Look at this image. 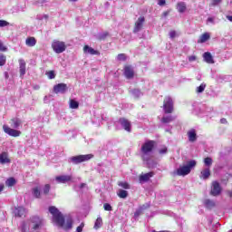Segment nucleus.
Instances as JSON below:
<instances>
[{"label": "nucleus", "mask_w": 232, "mask_h": 232, "mask_svg": "<svg viewBox=\"0 0 232 232\" xmlns=\"http://www.w3.org/2000/svg\"><path fill=\"white\" fill-rule=\"evenodd\" d=\"M49 212L53 215V222L64 231H70L73 227V218L71 216H63V213L55 207H50Z\"/></svg>", "instance_id": "f257e3e1"}, {"label": "nucleus", "mask_w": 232, "mask_h": 232, "mask_svg": "<svg viewBox=\"0 0 232 232\" xmlns=\"http://www.w3.org/2000/svg\"><path fill=\"white\" fill-rule=\"evenodd\" d=\"M155 141L147 140L140 148V158L148 168H157V161L153 160V150Z\"/></svg>", "instance_id": "f03ea898"}, {"label": "nucleus", "mask_w": 232, "mask_h": 232, "mask_svg": "<svg viewBox=\"0 0 232 232\" xmlns=\"http://www.w3.org/2000/svg\"><path fill=\"white\" fill-rule=\"evenodd\" d=\"M9 124L11 128L8 125H3V130L5 133L9 135L10 137H20L21 135V130L19 128L23 124V121L19 118H13L9 121Z\"/></svg>", "instance_id": "7ed1b4c3"}, {"label": "nucleus", "mask_w": 232, "mask_h": 232, "mask_svg": "<svg viewBox=\"0 0 232 232\" xmlns=\"http://www.w3.org/2000/svg\"><path fill=\"white\" fill-rule=\"evenodd\" d=\"M43 226V219L37 216H34L28 220L26 223L24 224L22 227L23 232H34L39 231L40 227Z\"/></svg>", "instance_id": "20e7f679"}, {"label": "nucleus", "mask_w": 232, "mask_h": 232, "mask_svg": "<svg viewBox=\"0 0 232 232\" xmlns=\"http://www.w3.org/2000/svg\"><path fill=\"white\" fill-rule=\"evenodd\" d=\"M197 167V160H191L187 161V163L181 167H179L177 169V175H179V177H186L188 175H189V173H191L192 169H195V168Z\"/></svg>", "instance_id": "39448f33"}, {"label": "nucleus", "mask_w": 232, "mask_h": 232, "mask_svg": "<svg viewBox=\"0 0 232 232\" xmlns=\"http://www.w3.org/2000/svg\"><path fill=\"white\" fill-rule=\"evenodd\" d=\"M92 158L93 154L77 155L71 157L69 162L77 165L82 164V162H88V160H92Z\"/></svg>", "instance_id": "423d86ee"}, {"label": "nucleus", "mask_w": 232, "mask_h": 232, "mask_svg": "<svg viewBox=\"0 0 232 232\" xmlns=\"http://www.w3.org/2000/svg\"><path fill=\"white\" fill-rule=\"evenodd\" d=\"M52 48L55 53H63L66 51V44L58 40H54L52 43Z\"/></svg>", "instance_id": "0eeeda50"}, {"label": "nucleus", "mask_w": 232, "mask_h": 232, "mask_svg": "<svg viewBox=\"0 0 232 232\" xmlns=\"http://www.w3.org/2000/svg\"><path fill=\"white\" fill-rule=\"evenodd\" d=\"M163 110L165 113H171L173 111V100L171 98L167 97L164 99Z\"/></svg>", "instance_id": "6e6552de"}, {"label": "nucleus", "mask_w": 232, "mask_h": 232, "mask_svg": "<svg viewBox=\"0 0 232 232\" xmlns=\"http://www.w3.org/2000/svg\"><path fill=\"white\" fill-rule=\"evenodd\" d=\"M54 93H66L68 92V85L66 83H58L53 86Z\"/></svg>", "instance_id": "1a4fd4ad"}, {"label": "nucleus", "mask_w": 232, "mask_h": 232, "mask_svg": "<svg viewBox=\"0 0 232 232\" xmlns=\"http://www.w3.org/2000/svg\"><path fill=\"white\" fill-rule=\"evenodd\" d=\"M144 21H145L144 16H140L138 18V20L135 23V26L133 30L134 34H137L142 30V26L144 25Z\"/></svg>", "instance_id": "9d476101"}, {"label": "nucleus", "mask_w": 232, "mask_h": 232, "mask_svg": "<svg viewBox=\"0 0 232 232\" xmlns=\"http://www.w3.org/2000/svg\"><path fill=\"white\" fill-rule=\"evenodd\" d=\"M222 191V188H220V184L217 181H214L212 183V189H211V195H213V197H218V195H220Z\"/></svg>", "instance_id": "9b49d317"}, {"label": "nucleus", "mask_w": 232, "mask_h": 232, "mask_svg": "<svg viewBox=\"0 0 232 232\" xmlns=\"http://www.w3.org/2000/svg\"><path fill=\"white\" fill-rule=\"evenodd\" d=\"M19 72H20V77L23 79L24 75L26 74V62L24 59H19Z\"/></svg>", "instance_id": "f8f14e48"}, {"label": "nucleus", "mask_w": 232, "mask_h": 232, "mask_svg": "<svg viewBox=\"0 0 232 232\" xmlns=\"http://www.w3.org/2000/svg\"><path fill=\"white\" fill-rule=\"evenodd\" d=\"M55 180L58 184H66V182H70L72 180V176L70 175H61L55 178Z\"/></svg>", "instance_id": "ddd939ff"}, {"label": "nucleus", "mask_w": 232, "mask_h": 232, "mask_svg": "<svg viewBox=\"0 0 232 232\" xmlns=\"http://www.w3.org/2000/svg\"><path fill=\"white\" fill-rule=\"evenodd\" d=\"M124 75L126 79H133L135 75V72H133V68L131 66H125Z\"/></svg>", "instance_id": "4468645a"}, {"label": "nucleus", "mask_w": 232, "mask_h": 232, "mask_svg": "<svg viewBox=\"0 0 232 232\" xmlns=\"http://www.w3.org/2000/svg\"><path fill=\"white\" fill-rule=\"evenodd\" d=\"M203 60L208 64H215V60L213 59V55L209 52H206L203 53Z\"/></svg>", "instance_id": "2eb2a0df"}, {"label": "nucleus", "mask_w": 232, "mask_h": 232, "mask_svg": "<svg viewBox=\"0 0 232 232\" xmlns=\"http://www.w3.org/2000/svg\"><path fill=\"white\" fill-rule=\"evenodd\" d=\"M14 214L15 217H26V209L23 207L14 208Z\"/></svg>", "instance_id": "dca6fc26"}, {"label": "nucleus", "mask_w": 232, "mask_h": 232, "mask_svg": "<svg viewBox=\"0 0 232 232\" xmlns=\"http://www.w3.org/2000/svg\"><path fill=\"white\" fill-rule=\"evenodd\" d=\"M120 123L122 126V128L125 130V131H131V123L126 119H121Z\"/></svg>", "instance_id": "f3484780"}, {"label": "nucleus", "mask_w": 232, "mask_h": 232, "mask_svg": "<svg viewBox=\"0 0 232 232\" xmlns=\"http://www.w3.org/2000/svg\"><path fill=\"white\" fill-rule=\"evenodd\" d=\"M84 53H89V55H99V51L90 47L89 45H85L83 47Z\"/></svg>", "instance_id": "a211bd4d"}, {"label": "nucleus", "mask_w": 232, "mask_h": 232, "mask_svg": "<svg viewBox=\"0 0 232 232\" xmlns=\"http://www.w3.org/2000/svg\"><path fill=\"white\" fill-rule=\"evenodd\" d=\"M153 172L145 173L140 176V182L142 184L143 182H148L151 177H153Z\"/></svg>", "instance_id": "6ab92c4d"}, {"label": "nucleus", "mask_w": 232, "mask_h": 232, "mask_svg": "<svg viewBox=\"0 0 232 232\" xmlns=\"http://www.w3.org/2000/svg\"><path fill=\"white\" fill-rule=\"evenodd\" d=\"M188 137L189 142H195L197 140V130L195 129H191L188 131Z\"/></svg>", "instance_id": "aec40b11"}, {"label": "nucleus", "mask_w": 232, "mask_h": 232, "mask_svg": "<svg viewBox=\"0 0 232 232\" xmlns=\"http://www.w3.org/2000/svg\"><path fill=\"white\" fill-rule=\"evenodd\" d=\"M177 10L179 12V14H184V12L188 10V5L184 2H179L177 5Z\"/></svg>", "instance_id": "412c9836"}, {"label": "nucleus", "mask_w": 232, "mask_h": 232, "mask_svg": "<svg viewBox=\"0 0 232 232\" xmlns=\"http://www.w3.org/2000/svg\"><path fill=\"white\" fill-rule=\"evenodd\" d=\"M25 44H26V46H29L32 48V47L35 46V44H37V40H35L34 37H28L25 40Z\"/></svg>", "instance_id": "4be33fe9"}, {"label": "nucleus", "mask_w": 232, "mask_h": 232, "mask_svg": "<svg viewBox=\"0 0 232 232\" xmlns=\"http://www.w3.org/2000/svg\"><path fill=\"white\" fill-rule=\"evenodd\" d=\"M210 176L211 171L209 170V169H205L201 171L200 179H203V180H208Z\"/></svg>", "instance_id": "5701e85b"}, {"label": "nucleus", "mask_w": 232, "mask_h": 232, "mask_svg": "<svg viewBox=\"0 0 232 232\" xmlns=\"http://www.w3.org/2000/svg\"><path fill=\"white\" fill-rule=\"evenodd\" d=\"M0 162L1 164H8L10 162V159H8V153L3 152L0 154Z\"/></svg>", "instance_id": "b1692460"}, {"label": "nucleus", "mask_w": 232, "mask_h": 232, "mask_svg": "<svg viewBox=\"0 0 232 232\" xmlns=\"http://www.w3.org/2000/svg\"><path fill=\"white\" fill-rule=\"evenodd\" d=\"M147 208H150L149 205H143L141 207L139 208V209H137L134 213V218H139V217H140V215H142V211H144V209H146Z\"/></svg>", "instance_id": "393cba45"}, {"label": "nucleus", "mask_w": 232, "mask_h": 232, "mask_svg": "<svg viewBox=\"0 0 232 232\" xmlns=\"http://www.w3.org/2000/svg\"><path fill=\"white\" fill-rule=\"evenodd\" d=\"M210 37L209 33H205L199 37L198 43H206L207 41H209Z\"/></svg>", "instance_id": "a878e982"}, {"label": "nucleus", "mask_w": 232, "mask_h": 232, "mask_svg": "<svg viewBox=\"0 0 232 232\" xmlns=\"http://www.w3.org/2000/svg\"><path fill=\"white\" fill-rule=\"evenodd\" d=\"M204 204H205L206 208H208V209L215 208V201H213L211 199H205Z\"/></svg>", "instance_id": "bb28decb"}, {"label": "nucleus", "mask_w": 232, "mask_h": 232, "mask_svg": "<svg viewBox=\"0 0 232 232\" xmlns=\"http://www.w3.org/2000/svg\"><path fill=\"white\" fill-rule=\"evenodd\" d=\"M69 106L72 110H77V108H79V102L75 100H70Z\"/></svg>", "instance_id": "cd10ccee"}, {"label": "nucleus", "mask_w": 232, "mask_h": 232, "mask_svg": "<svg viewBox=\"0 0 232 232\" xmlns=\"http://www.w3.org/2000/svg\"><path fill=\"white\" fill-rule=\"evenodd\" d=\"M15 182L14 178H9L5 181V186H7V188H12L13 186H15Z\"/></svg>", "instance_id": "c85d7f7f"}, {"label": "nucleus", "mask_w": 232, "mask_h": 232, "mask_svg": "<svg viewBox=\"0 0 232 232\" xmlns=\"http://www.w3.org/2000/svg\"><path fill=\"white\" fill-rule=\"evenodd\" d=\"M171 121H173L171 115H164L161 119V122H163V124H169Z\"/></svg>", "instance_id": "c756f323"}, {"label": "nucleus", "mask_w": 232, "mask_h": 232, "mask_svg": "<svg viewBox=\"0 0 232 232\" xmlns=\"http://www.w3.org/2000/svg\"><path fill=\"white\" fill-rule=\"evenodd\" d=\"M33 195L35 198H39L41 197V188L39 187H35L33 188Z\"/></svg>", "instance_id": "7c9ffc66"}, {"label": "nucleus", "mask_w": 232, "mask_h": 232, "mask_svg": "<svg viewBox=\"0 0 232 232\" xmlns=\"http://www.w3.org/2000/svg\"><path fill=\"white\" fill-rule=\"evenodd\" d=\"M102 227V218H98L94 223V229H100Z\"/></svg>", "instance_id": "2f4dec72"}, {"label": "nucleus", "mask_w": 232, "mask_h": 232, "mask_svg": "<svg viewBox=\"0 0 232 232\" xmlns=\"http://www.w3.org/2000/svg\"><path fill=\"white\" fill-rule=\"evenodd\" d=\"M118 197H120V198H126L128 197V191L124 190V189H120L117 193Z\"/></svg>", "instance_id": "473e14b6"}, {"label": "nucleus", "mask_w": 232, "mask_h": 232, "mask_svg": "<svg viewBox=\"0 0 232 232\" xmlns=\"http://www.w3.org/2000/svg\"><path fill=\"white\" fill-rule=\"evenodd\" d=\"M131 93H132L133 97H136V99H138L139 97H142V92L139 89H133L131 91Z\"/></svg>", "instance_id": "72a5a7b5"}, {"label": "nucleus", "mask_w": 232, "mask_h": 232, "mask_svg": "<svg viewBox=\"0 0 232 232\" xmlns=\"http://www.w3.org/2000/svg\"><path fill=\"white\" fill-rule=\"evenodd\" d=\"M48 18H49L48 14H38V15H36V19L38 21H45V23L48 21Z\"/></svg>", "instance_id": "f704fd0d"}, {"label": "nucleus", "mask_w": 232, "mask_h": 232, "mask_svg": "<svg viewBox=\"0 0 232 232\" xmlns=\"http://www.w3.org/2000/svg\"><path fill=\"white\" fill-rule=\"evenodd\" d=\"M206 90V83H201L200 86L197 87V93H202Z\"/></svg>", "instance_id": "c9c22d12"}, {"label": "nucleus", "mask_w": 232, "mask_h": 232, "mask_svg": "<svg viewBox=\"0 0 232 232\" xmlns=\"http://www.w3.org/2000/svg\"><path fill=\"white\" fill-rule=\"evenodd\" d=\"M5 64H6V56L0 54V66H5Z\"/></svg>", "instance_id": "e433bc0d"}, {"label": "nucleus", "mask_w": 232, "mask_h": 232, "mask_svg": "<svg viewBox=\"0 0 232 232\" xmlns=\"http://www.w3.org/2000/svg\"><path fill=\"white\" fill-rule=\"evenodd\" d=\"M118 186H120V188H123V189H130V184H128V182L121 181Z\"/></svg>", "instance_id": "4c0bfd02"}, {"label": "nucleus", "mask_w": 232, "mask_h": 232, "mask_svg": "<svg viewBox=\"0 0 232 232\" xmlns=\"http://www.w3.org/2000/svg\"><path fill=\"white\" fill-rule=\"evenodd\" d=\"M217 18L215 16L207 19V24H216Z\"/></svg>", "instance_id": "58836bf2"}, {"label": "nucleus", "mask_w": 232, "mask_h": 232, "mask_svg": "<svg viewBox=\"0 0 232 232\" xmlns=\"http://www.w3.org/2000/svg\"><path fill=\"white\" fill-rule=\"evenodd\" d=\"M204 164L209 168L213 164V160L211 158H205Z\"/></svg>", "instance_id": "ea45409f"}, {"label": "nucleus", "mask_w": 232, "mask_h": 232, "mask_svg": "<svg viewBox=\"0 0 232 232\" xmlns=\"http://www.w3.org/2000/svg\"><path fill=\"white\" fill-rule=\"evenodd\" d=\"M48 77V79H53L55 77V72L54 71H49L45 73Z\"/></svg>", "instance_id": "a19ab883"}, {"label": "nucleus", "mask_w": 232, "mask_h": 232, "mask_svg": "<svg viewBox=\"0 0 232 232\" xmlns=\"http://www.w3.org/2000/svg\"><path fill=\"white\" fill-rule=\"evenodd\" d=\"M8 24H10V23H8L5 20H0V28H5V26H8Z\"/></svg>", "instance_id": "79ce46f5"}, {"label": "nucleus", "mask_w": 232, "mask_h": 232, "mask_svg": "<svg viewBox=\"0 0 232 232\" xmlns=\"http://www.w3.org/2000/svg\"><path fill=\"white\" fill-rule=\"evenodd\" d=\"M222 3V0H212L210 6H218V5H220Z\"/></svg>", "instance_id": "37998d69"}, {"label": "nucleus", "mask_w": 232, "mask_h": 232, "mask_svg": "<svg viewBox=\"0 0 232 232\" xmlns=\"http://www.w3.org/2000/svg\"><path fill=\"white\" fill-rule=\"evenodd\" d=\"M117 59H118V61H124L126 59V54L120 53V54H118Z\"/></svg>", "instance_id": "c03bdc74"}, {"label": "nucleus", "mask_w": 232, "mask_h": 232, "mask_svg": "<svg viewBox=\"0 0 232 232\" xmlns=\"http://www.w3.org/2000/svg\"><path fill=\"white\" fill-rule=\"evenodd\" d=\"M44 195H48V193H50V185H45L44 188Z\"/></svg>", "instance_id": "a18cd8bd"}, {"label": "nucleus", "mask_w": 232, "mask_h": 232, "mask_svg": "<svg viewBox=\"0 0 232 232\" xmlns=\"http://www.w3.org/2000/svg\"><path fill=\"white\" fill-rule=\"evenodd\" d=\"M160 155H166V153H168V149L166 147H164L163 149H160L159 150Z\"/></svg>", "instance_id": "49530a36"}, {"label": "nucleus", "mask_w": 232, "mask_h": 232, "mask_svg": "<svg viewBox=\"0 0 232 232\" xmlns=\"http://www.w3.org/2000/svg\"><path fill=\"white\" fill-rule=\"evenodd\" d=\"M103 208L105 209V211H111V205L105 203L103 205Z\"/></svg>", "instance_id": "de8ad7c7"}, {"label": "nucleus", "mask_w": 232, "mask_h": 232, "mask_svg": "<svg viewBox=\"0 0 232 232\" xmlns=\"http://www.w3.org/2000/svg\"><path fill=\"white\" fill-rule=\"evenodd\" d=\"M84 227V223H82L79 227H77V232H82V228Z\"/></svg>", "instance_id": "09e8293b"}, {"label": "nucleus", "mask_w": 232, "mask_h": 232, "mask_svg": "<svg viewBox=\"0 0 232 232\" xmlns=\"http://www.w3.org/2000/svg\"><path fill=\"white\" fill-rule=\"evenodd\" d=\"M0 52H6V46L3 43H0Z\"/></svg>", "instance_id": "8fccbe9b"}, {"label": "nucleus", "mask_w": 232, "mask_h": 232, "mask_svg": "<svg viewBox=\"0 0 232 232\" xmlns=\"http://www.w3.org/2000/svg\"><path fill=\"white\" fill-rule=\"evenodd\" d=\"M189 63H193L197 61V57L195 55L188 56Z\"/></svg>", "instance_id": "3c124183"}, {"label": "nucleus", "mask_w": 232, "mask_h": 232, "mask_svg": "<svg viewBox=\"0 0 232 232\" xmlns=\"http://www.w3.org/2000/svg\"><path fill=\"white\" fill-rule=\"evenodd\" d=\"M158 5L160 6H164V5H166V0H158Z\"/></svg>", "instance_id": "603ef678"}, {"label": "nucleus", "mask_w": 232, "mask_h": 232, "mask_svg": "<svg viewBox=\"0 0 232 232\" xmlns=\"http://www.w3.org/2000/svg\"><path fill=\"white\" fill-rule=\"evenodd\" d=\"M169 37H170V39H175V31H171L169 33Z\"/></svg>", "instance_id": "864d4df0"}, {"label": "nucleus", "mask_w": 232, "mask_h": 232, "mask_svg": "<svg viewBox=\"0 0 232 232\" xmlns=\"http://www.w3.org/2000/svg\"><path fill=\"white\" fill-rule=\"evenodd\" d=\"M177 223L179 224V226H182V224H184V221L180 218H177Z\"/></svg>", "instance_id": "5fc2aeb1"}, {"label": "nucleus", "mask_w": 232, "mask_h": 232, "mask_svg": "<svg viewBox=\"0 0 232 232\" xmlns=\"http://www.w3.org/2000/svg\"><path fill=\"white\" fill-rule=\"evenodd\" d=\"M221 124H227V120L226 118H223L220 120Z\"/></svg>", "instance_id": "6e6d98bb"}, {"label": "nucleus", "mask_w": 232, "mask_h": 232, "mask_svg": "<svg viewBox=\"0 0 232 232\" xmlns=\"http://www.w3.org/2000/svg\"><path fill=\"white\" fill-rule=\"evenodd\" d=\"M168 15H169V11H166L162 14L163 17H168Z\"/></svg>", "instance_id": "4d7b16f0"}, {"label": "nucleus", "mask_w": 232, "mask_h": 232, "mask_svg": "<svg viewBox=\"0 0 232 232\" xmlns=\"http://www.w3.org/2000/svg\"><path fill=\"white\" fill-rule=\"evenodd\" d=\"M3 189H5V185L4 184H0V193L3 191Z\"/></svg>", "instance_id": "13d9d810"}, {"label": "nucleus", "mask_w": 232, "mask_h": 232, "mask_svg": "<svg viewBox=\"0 0 232 232\" xmlns=\"http://www.w3.org/2000/svg\"><path fill=\"white\" fill-rule=\"evenodd\" d=\"M227 19L228 21H230V23H232V15H227Z\"/></svg>", "instance_id": "bf43d9fd"}, {"label": "nucleus", "mask_w": 232, "mask_h": 232, "mask_svg": "<svg viewBox=\"0 0 232 232\" xmlns=\"http://www.w3.org/2000/svg\"><path fill=\"white\" fill-rule=\"evenodd\" d=\"M84 186H86V184L82 183L81 186H80V188H84Z\"/></svg>", "instance_id": "052dcab7"}, {"label": "nucleus", "mask_w": 232, "mask_h": 232, "mask_svg": "<svg viewBox=\"0 0 232 232\" xmlns=\"http://www.w3.org/2000/svg\"><path fill=\"white\" fill-rule=\"evenodd\" d=\"M34 88L35 90H39L40 87H39V85H36V86H34Z\"/></svg>", "instance_id": "680f3d73"}, {"label": "nucleus", "mask_w": 232, "mask_h": 232, "mask_svg": "<svg viewBox=\"0 0 232 232\" xmlns=\"http://www.w3.org/2000/svg\"><path fill=\"white\" fill-rule=\"evenodd\" d=\"M152 232H169V231H156V230H153Z\"/></svg>", "instance_id": "e2e57ef3"}, {"label": "nucleus", "mask_w": 232, "mask_h": 232, "mask_svg": "<svg viewBox=\"0 0 232 232\" xmlns=\"http://www.w3.org/2000/svg\"><path fill=\"white\" fill-rule=\"evenodd\" d=\"M5 79H8V72H5Z\"/></svg>", "instance_id": "0e129e2a"}, {"label": "nucleus", "mask_w": 232, "mask_h": 232, "mask_svg": "<svg viewBox=\"0 0 232 232\" xmlns=\"http://www.w3.org/2000/svg\"><path fill=\"white\" fill-rule=\"evenodd\" d=\"M229 197L232 198V191L229 192Z\"/></svg>", "instance_id": "69168bd1"}, {"label": "nucleus", "mask_w": 232, "mask_h": 232, "mask_svg": "<svg viewBox=\"0 0 232 232\" xmlns=\"http://www.w3.org/2000/svg\"><path fill=\"white\" fill-rule=\"evenodd\" d=\"M69 1H71V2H72V3H75V1H77V0H69Z\"/></svg>", "instance_id": "338daca9"}, {"label": "nucleus", "mask_w": 232, "mask_h": 232, "mask_svg": "<svg viewBox=\"0 0 232 232\" xmlns=\"http://www.w3.org/2000/svg\"><path fill=\"white\" fill-rule=\"evenodd\" d=\"M38 230H34V232H37Z\"/></svg>", "instance_id": "774afa93"}]
</instances>
